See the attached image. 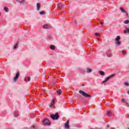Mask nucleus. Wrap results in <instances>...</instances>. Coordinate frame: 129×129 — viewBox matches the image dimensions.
Returning <instances> with one entry per match:
<instances>
[{
    "mask_svg": "<svg viewBox=\"0 0 129 129\" xmlns=\"http://www.w3.org/2000/svg\"><path fill=\"white\" fill-rule=\"evenodd\" d=\"M42 123L43 125H50V124H51V122L48 119V118H45L42 121Z\"/></svg>",
    "mask_w": 129,
    "mask_h": 129,
    "instance_id": "obj_1",
    "label": "nucleus"
},
{
    "mask_svg": "<svg viewBox=\"0 0 129 129\" xmlns=\"http://www.w3.org/2000/svg\"><path fill=\"white\" fill-rule=\"evenodd\" d=\"M50 117L53 120H55V119L57 120L59 118V113H56L54 115L52 114L50 115Z\"/></svg>",
    "mask_w": 129,
    "mask_h": 129,
    "instance_id": "obj_2",
    "label": "nucleus"
},
{
    "mask_svg": "<svg viewBox=\"0 0 129 129\" xmlns=\"http://www.w3.org/2000/svg\"><path fill=\"white\" fill-rule=\"evenodd\" d=\"M79 93L82 94V95H83V96H84L85 97H91V95H90V94H88L87 93H85V92L82 91V90H80L79 91Z\"/></svg>",
    "mask_w": 129,
    "mask_h": 129,
    "instance_id": "obj_3",
    "label": "nucleus"
},
{
    "mask_svg": "<svg viewBox=\"0 0 129 129\" xmlns=\"http://www.w3.org/2000/svg\"><path fill=\"white\" fill-rule=\"evenodd\" d=\"M114 76H115V75H111L110 76H109L108 77H107L105 80H104L101 84H103V83H105L106 82H107V81H108V80H109L110 79H111V78H112V77H114Z\"/></svg>",
    "mask_w": 129,
    "mask_h": 129,
    "instance_id": "obj_4",
    "label": "nucleus"
},
{
    "mask_svg": "<svg viewBox=\"0 0 129 129\" xmlns=\"http://www.w3.org/2000/svg\"><path fill=\"white\" fill-rule=\"evenodd\" d=\"M57 8L59 10H63L64 9V4L63 3H59L57 4Z\"/></svg>",
    "mask_w": 129,
    "mask_h": 129,
    "instance_id": "obj_5",
    "label": "nucleus"
},
{
    "mask_svg": "<svg viewBox=\"0 0 129 129\" xmlns=\"http://www.w3.org/2000/svg\"><path fill=\"white\" fill-rule=\"evenodd\" d=\"M49 107L52 108H55V100H52L50 103L49 104Z\"/></svg>",
    "mask_w": 129,
    "mask_h": 129,
    "instance_id": "obj_6",
    "label": "nucleus"
},
{
    "mask_svg": "<svg viewBox=\"0 0 129 129\" xmlns=\"http://www.w3.org/2000/svg\"><path fill=\"white\" fill-rule=\"evenodd\" d=\"M64 128L70 129V126H69V120H68L64 124Z\"/></svg>",
    "mask_w": 129,
    "mask_h": 129,
    "instance_id": "obj_7",
    "label": "nucleus"
},
{
    "mask_svg": "<svg viewBox=\"0 0 129 129\" xmlns=\"http://www.w3.org/2000/svg\"><path fill=\"white\" fill-rule=\"evenodd\" d=\"M19 76H20V73L17 72L15 77L14 78V81H17V80H18V78H19Z\"/></svg>",
    "mask_w": 129,
    "mask_h": 129,
    "instance_id": "obj_8",
    "label": "nucleus"
},
{
    "mask_svg": "<svg viewBox=\"0 0 129 129\" xmlns=\"http://www.w3.org/2000/svg\"><path fill=\"white\" fill-rule=\"evenodd\" d=\"M106 55L108 57H111L112 56L111 50H108V51L106 53Z\"/></svg>",
    "mask_w": 129,
    "mask_h": 129,
    "instance_id": "obj_9",
    "label": "nucleus"
},
{
    "mask_svg": "<svg viewBox=\"0 0 129 129\" xmlns=\"http://www.w3.org/2000/svg\"><path fill=\"white\" fill-rule=\"evenodd\" d=\"M25 82H29V81H31V77H26L24 79Z\"/></svg>",
    "mask_w": 129,
    "mask_h": 129,
    "instance_id": "obj_10",
    "label": "nucleus"
},
{
    "mask_svg": "<svg viewBox=\"0 0 129 129\" xmlns=\"http://www.w3.org/2000/svg\"><path fill=\"white\" fill-rule=\"evenodd\" d=\"M36 6L37 11H39L40 8H41V4H40V3H37Z\"/></svg>",
    "mask_w": 129,
    "mask_h": 129,
    "instance_id": "obj_11",
    "label": "nucleus"
},
{
    "mask_svg": "<svg viewBox=\"0 0 129 129\" xmlns=\"http://www.w3.org/2000/svg\"><path fill=\"white\" fill-rule=\"evenodd\" d=\"M16 2H18V3H20V4H23V5H25V0H16Z\"/></svg>",
    "mask_w": 129,
    "mask_h": 129,
    "instance_id": "obj_12",
    "label": "nucleus"
},
{
    "mask_svg": "<svg viewBox=\"0 0 129 129\" xmlns=\"http://www.w3.org/2000/svg\"><path fill=\"white\" fill-rule=\"evenodd\" d=\"M86 71H87V73H91V72H92V69L87 68Z\"/></svg>",
    "mask_w": 129,
    "mask_h": 129,
    "instance_id": "obj_13",
    "label": "nucleus"
},
{
    "mask_svg": "<svg viewBox=\"0 0 129 129\" xmlns=\"http://www.w3.org/2000/svg\"><path fill=\"white\" fill-rule=\"evenodd\" d=\"M111 114H112V112L110 110H109L107 111V115L108 116H110V115H111Z\"/></svg>",
    "mask_w": 129,
    "mask_h": 129,
    "instance_id": "obj_14",
    "label": "nucleus"
},
{
    "mask_svg": "<svg viewBox=\"0 0 129 129\" xmlns=\"http://www.w3.org/2000/svg\"><path fill=\"white\" fill-rule=\"evenodd\" d=\"M123 33L124 34H126L127 33H129V28H126L125 30H124Z\"/></svg>",
    "mask_w": 129,
    "mask_h": 129,
    "instance_id": "obj_15",
    "label": "nucleus"
},
{
    "mask_svg": "<svg viewBox=\"0 0 129 129\" xmlns=\"http://www.w3.org/2000/svg\"><path fill=\"white\" fill-rule=\"evenodd\" d=\"M119 40H120V36H117L116 37V38H115V42H116V41H119Z\"/></svg>",
    "mask_w": 129,
    "mask_h": 129,
    "instance_id": "obj_16",
    "label": "nucleus"
},
{
    "mask_svg": "<svg viewBox=\"0 0 129 129\" xmlns=\"http://www.w3.org/2000/svg\"><path fill=\"white\" fill-rule=\"evenodd\" d=\"M120 10L122 12V13H126L125 10L122 7L120 8Z\"/></svg>",
    "mask_w": 129,
    "mask_h": 129,
    "instance_id": "obj_17",
    "label": "nucleus"
},
{
    "mask_svg": "<svg viewBox=\"0 0 129 129\" xmlns=\"http://www.w3.org/2000/svg\"><path fill=\"white\" fill-rule=\"evenodd\" d=\"M57 94H58L59 95H60L61 94V93H62V91H61V90H57L56 91Z\"/></svg>",
    "mask_w": 129,
    "mask_h": 129,
    "instance_id": "obj_18",
    "label": "nucleus"
},
{
    "mask_svg": "<svg viewBox=\"0 0 129 129\" xmlns=\"http://www.w3.org/2000/svg\"><path fill=\"white\" fill-rule=\"evenodd\" d=\"M44 29H49V25L47 24H45L43 26Z\"/></svg>",
    "mask_w": 129,
    "mask_h": 129,
    "instance_id": "obj_19",
    "label": "nucleus"
},
{
    "mask_svg": "<svg viewBox=\"0 0 129 129\" xmlns=\"http://www.w3.org/2000/svg\"><path fill=\"white\" fill-rule=\"evenodd\" d=\"M50 48L51 50H55V49H56L54 45H50Z\"/></svg>",
    "mask_w": 129,
    "mask_h": 129,
    "instance_id": "obj_20",
    "label": "nucleus"
},
{
    "mask_svg": "<svg viewBox=\"0 0 129 129\" xmlns=\"http://www.w3.org/2000/svg\"><path fill=\"white\" fill-rule=\"evenodd\" d=\"M99 73L100 75H102V76H104V75H105V73H104V72L103 71H100Z\"/></svg>",
    "mask_w": 129,
    "mask_h": 129,
    "instance_id": "obj_21",
    "label": "nucleus"
},
{
    "mask_svg": "<svg viewBox=\"0 0 129 129\" xmlns=\"http://www.w3.org/2000/svg\"><path fill=\"white\" fill-rule=\"evenodd\" d=\"M120 44H121L120 41H116V46H119L120 45Z\"/></svg>",
    "mask_w": 129,
    "mask_h": 129,
    "instance_id": "obj_22",
    "label": "nucleus"
},
{
    "mask_svg": "<svg viewBox=\"0 0 129 129\" xmlns=\"http://www.w3.org/2000/svg\"><path fill=\"white\" fill-rule=\"evenodd\" d=\"M4 11H5L6 13H9V8H8L7 7H5Z\"/></svg>",
    "mask_w": 129,
    "mask_h": 129,
    "instance_id": "obj_23",
    "label": "nucleus"
},
{
    "mask_svg": "<svg viewBox=\"0 0 129 129\" xmlns=\"http://www.w3.org/2000/svg\"><path fill=\"white\" fill-rule=\"evenodd\" d=\"M40 15H45L46 14V12L45 11H42L39 13Z\"/></svg>",
    "mask_w": 129,
    "mask_h": 129,
    "instance_id": "obj_24",
    "label": "nucleus"
},
{
    "mask_svg": "<svg viewBox=\"0 0 129 129\" xmlns=\"http://www.w3.org/2000/svg\"><path fill=\"white\" fill-rule=\"evenodd\" d=\"M124 23H125V24H129V20H125L124 21Z\"/></svg>",
    "mask_w": 129,
    "mask_h": 129,
    "instance_id": "obj_25",
    "label": "nucleus"
},
{
    "mask_svg": "<svg viewBox=\"0 0 129 129\" xmlns=\"http://www.w3.org/2000/svg\"><path fill=\"white\" fill-rule=\"evenodd\" d=\"M18 48V43H16L14 47V49H17Z\"/></svg>",
    "mask_w": 129,
    "mask_h": 129,
    "instance_id": "obj_26",
    "label": "nucleus"
},
{
    "mask_svg": "<svg viewBox=\"0 0 129 129\" xmlns=\"http://www.w3.org/2000/svg\"><path fill=\"white\" fill-rule=\"evenodd\" d=\"M121 102H122L123 103H124V102H125V99L124 98H122L121 99Z\"/></svg>",
    "mask_w": 129,
    "mask_h": 129,
    "instance_id": "obj_27",
    "label": "nucleus"
},
{
    "mask_svg": "<svg viewBox=\"0 0 129 129\" xmlns=\"http://www.w3.org/2000/svg\"><path fill=\"white\" fill-rule=\"evenodd\" d=\"M81 73H82V74H85V70H82L81 71Z\"/></svg>",
    "mask_w": 129,
    "mask_h": 129,
    "instance_id": "obj_28",
    "label": "nucleus"
},
{
    "mask_svg": "<svg viewBox=\"0 0 129 129\" xmlns=\"http://www.w3.org/2000/svg\"><path fill=\"white\" fill-rule=\"evenodd\" d=\"M122 53V54H123V55H124L126 53V51H125V50H123Z\"/></svg>",
    "mask_w": 129,
    "mask_h": 129,
    "instance_id": "obj_29",
    "label": "nucleus"
},
{
    "mask_svg": "<svg viewBox=\"0 0 129 129\" xmlns=\"http://www.w3.org/2000/svg\"><path fill=\"white\" fill-rule=\"evenodd\" d=\"M124 85H125L126 86H129V84L127 82H125L124 83Z\"/></svg>",
    "mask_w": 129,
    "mask_h": 129,
    "instance_id": "obj_30",
    "label": "nucleus"
},
{
    "mask_svg": "<svg viewBox=\"0 0 129 129\" xmlns=\"http://www.w3.org/2000/svg\"><path fill=\"white\" fill-rule=\"evenodd\" d=\"M14 115L15 116H18V113H17V112H15L14 113Z\"/></svg>",
    "mask_w": 129,
    "mask_h": 129,
    "instance_id": "obj_31",
    "label": "nucleus"
},
{
    "mask_svg": "<svg viewBox=\"0 0 129 129\" xmlns=\"http://www.w3.org/2000/svg\"><path fill=\"white\" fill-rule=\"evenodd\" d=\"M125 105H126V106H129V104L127 102H125Z\"/></svg>",
    "mask_w": 129,
    "mask_h": 129,
    "instance_id": "obj_32",
    "label": "nucleus"
},
{
    "mask_svg": "<svg viewBox=\"0 0 129 129\" xmlns=\"http://www.w3.org/2000/svg\"><path fill=\"white\" fill-rule=\"evenodd\" d=\"M100 25H101L102 27H103V22H100Z\"/></svg>",
    "mask_w": 129,
    "mask_h": 129,
    "instance_id": "obj_33",
    "label": "nucleus"
},
{
    "mask_svg": "<svg viewBox=\"0 0 129 129\" xmlns=\"http://www.w3.org/2000/svg\"><path fill=\"white\" fill-rule=\"evenodd\" d=\"M95 36H99V34L98 33H95Z\"/></svg>",
    "mask_w": 129,
    "mask_h": 129,
    "instance_id": "obj_34",
    "label": "nucleus"
},
{
    "mask_svg": "<svg viewBox=\"0 0 129 129\" xmlns=\"http://www.w3.org/2000/svg\"><path fill=\"white\" fill-rule=\"evenodd\" d=\"M32 128H35V125H32Z\"/></svg>",
    "mask_w": 129,
    "mask_h": 129,
    "instance_id": "obj_35",
    "label": "nucleus"
},
{
    "mask_svg": "<svg viewBox=\"0 0 129 129\" xmlns=\"http://www.w3.org/2000/svg\"><path fill=\"white\" fill-rule=\"evenodd\" d=\"M77 22H76V21H75V24H76Z\"/></svg>",
    "mask_w": 129,
    "mask_h": 129,
    "instance_id": "obj_36",
    "label": "nucleus"
},
{
    "mask_svg": "<svg viewBox=\"0 0 129 129\" xmlns=\"http://www.w3.org/2000/svg\"><path fill=\"white\" fill-rule=\"evenodd\" d=\"M96 40H98V37H97V38H96Z\"/></svg>",
    "mask_w": 129,
    "mask_h": 129,
    "instance_id": "obj_37",
    "label": "nucleus"
},
{
    "mask_svg": "<svg viewBox=\"0 0 129 129\" xmlns=\"http://www.w3.org/2000/svg\"><path fill=\"white\" fill-rule=\"evenodd\" d=\"M0 16H1V13H0Z\"/></svg>",
    "mask_w": 129,
    "mask_h": 129,
    "instance_id": "obj_38",
    "label": "nucleus"
}]
</instances>
